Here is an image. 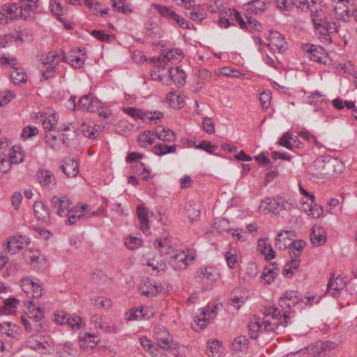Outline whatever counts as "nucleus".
<instances>
[{
    "label": "nucleus",
    "mask_w": 357,
    "mask_h": 357,
    "mask_svg": "<svg viewBox=\"0 0 357 357\" xmlns=\"http://www.w3.org/2000/svg\"><path fill=\"white\" fill-rule=\"evenodd\" d=\"M264 331L275 332L279 326L287 327L291 323V319H286L284 312L280 308L269 307L264 312Z\"/></svg>",
    "instance_id": "f03ea898"
},
{
    "label": "nucleus",
    "mask_w": 357,
    "mask_h": 357,
    "mask_svg": "<svg viewBox=\"0 0 357 357\" xmlns=\"http://www.w3.org/2000/svg\"><path fill=\"white\" fill-rule=\"evenodd\" d=\"M155 132V135L158 138L164 142H172L176 140L175 133L169 128L158 126L156 128Z\"/></svg>",
    "instance_id": "a878e982"
},
{
    "label": "nucleus",
    "mask_w": 357,
    "mask_h": 357,
    "mask_svg": "<svg viewBox=\"0 0 357 357\" xmlns=\"http://www.w3.org/2000/svg\"><path fill=\"white\" fill-rule=\"evenodd\" d=\"M155 133L153 132L146 130L144 133L141 134L138 137V142L142 147H146L148 145L153 143V136Z\"/></svg>",
    "instance_id": "a19ab883"
},
{
    "label": "nucleus",
    "mask_w": 357,
    "mask_h": 357,
    "mask_svg": "<svg viewBox=\"0 0 357 357\" xmlns=\"http://www.w3.org/2000/svg\"><path fill=\"white\" fill-rule=\"evenodd\" d=\"M146 310V307H142L141 308L136 309L135 310H132L129 314V317H128V319L131 321L144 318L145 317L144 311Z\"/></svg>",
    "instance_id": "69168bd1"
},
{
    "label": "nucleus",
    "mask_w": 357,
    "mask_h": 357,
    "mask_svg": "<svg viewBox=\"0 0 357 357\" xmlns=\"http://www.w3.org/2000/svg\"><path fill=\"white\" fill-rule=\"evenodd\" d=\"M302 50L307 54L310 61L321 64L330 63L331 59L328 56L326 50L320 46L305 44L302 45Z\"/></svg>",
    "instance_id": "0eeeda50"
},
{
    "label": "nucleus",
    "mask_w": 357,
    "mask_h": 357,
    "mask_svg": "<svg viewBox=\"0 0 357 357\" xmlns=\"http://www.w3.org/2000/svg\"><path fill=\"white\" fill-rule=\"evenodd\" d=\"M310 240L312 243L317 246L324 245L326 241V236L322 228L313 227L310 234Z\"/></svg>",
    "instance_id": "bb28decb"
},
{
    "label": "nucleus",
    "mask_w": 357,
    "mask_h": 357,
    "mask_svg": "<svg viewBox=\"0 0 357 357\" xmlns=\"http://www.w3.org/2000/svg\"><path fill=\"white\" fill-rule=\"evenodd\" d=\"M257 249L258 252L264 255L266 260H271L275 257V253L267 238L258 240Z\"/></svg>",
    "instance_id": "6ab92c4d"
},
{
    "label": "nucleus",
    "mask_w": 357,
    "mask_h": 357,
    "mask_svg": "<svg viewBox=\"0 0 357 357\" xmlns=\"http://www.w3.org/2000/svg\"><path fill=\"white\" fill-rule=\"evenodd\" d=\"M10 78L15 84H20L26 82V74L24 69L15 68L10 72Z\"/></svg>",
    "instance_id": "f704fd0d"
},
{
    "label": "nucleus",
    "mask_w": 357,
    "mask_h": 357,
    "mask_svg": "<svg viewBox=\"0 0 357 357\" xmlns=\"http://www.w3.org/2000/svg\"><path fill=\"white\" fill-rule=\"evenodd\" d=\"M213 313V310H210L209 307H204L201 314L202 317H197V319L194 320V322L192 324V328L196 332H199L205 328L209 323V320Z\"/></svg>",
    "instance_id": "2eb2a0df"
},
{
    "label": "nucleus",
    "mask_w": 357,
    "mask_h": 357,
    "mask_svg": "<svg viewBox=\"0 0 357 357\" xmlns=\"http://www.w3.org/2000/svg\"><path fill=\"white\" fill-rule=\"evenodd\" d=\"M123 112L130 115L135 119H141L143 121L146 120V114H144L142 110L136 109L135 107H126L123 109Z\"/></svg>",
    "instance_id": "3c124183"
},
{
    "label": "nucleus",
    "mask_w": 357,
    "mask_h": 357,
    "mask_svg": "<svg viewBox=\"0 0 357 357\" xmlns=\"http://www.w3.org/2000/svg\"><path fill=\"white\" fill-rule=\"evenodd\" d=\"M33 212L38 220L44 223H46L50 220V211L43 202H36L33 204Z\"/></svg>",
    "instance_id": "4be33fe9"
},
{
    "label": "nucleus",
    "mask_w": 357,
    "mask_h": 357,
    "mask_svg": "<svg viewBox=\"0 0 357 357\" xmlns=\"http://www.w3.org/2000/svg\"><path fill=\"white\" fill-rule=\"evenodd\" d=\"M90 34L96 39L102 42H109L114 40L115 36L113 34H107L102 30H93Z\"/></svg>",
    "instance_id": "37998d69"
},
{
    "label": "nucleus",
    "mask_w": 357,
    "mask_h": 357,
    "mask_svg": "<svg viewBox=\"0 0 357 357\" xmlns=\"http://www.w3.org/2000/svg\"><path fill=\"white\" fill-rule=\"evenodd\" d=\"M248 331L250 337L256 340L259 332L264 331L263 322H261L259 318L255 317L248 326Z\"/></svg>",
    "instance_id": "cd10ccee"
},
{
    "label": "nucleus",
    "mask_w": 357,
    "mask_h": 357,
    "mask_svg": "<svg viewBox=\"0 0 357 357\" xmlns=\"http://www.w3.org/2000/svg\"><path fill=\"white\" fill-rule=\"evenodd\" d=\"M101 107V102L92 93L81 97L79 100L77 109L89 112H94Z\"/></svg>",
    "instance_id": "f8f14e48"
},
{
    "label": "nucleus",
    "mask_w": 357,
    "mask_h": 357,
    "mask_svg": "<svg viewBox=\"0 0 357 357\" xmlns=\"http://www.w3.org/2000/svg\"><path fill=\"white\" fill-rule=\"evenodd\" d=\"M195 259V255L193 251H179L170 257L169 264L174 270L179 271L186 268Z\"/></svg>",
    "instance_id": "423d86ee"
},
{
    "label": "nucleus",
    "mask_w": 357,
    "mask_h": 357,
    "mask_svg": "<svg viewBox=\"0 0 357 357\" xmlns=\"http://www.w3.org/2000/svg\"><path fill=\"white\" fill-rule=\"evenodd\" d=\"M346 285V282L339 275L334 278V274L331 276L326 289V294L335 298L340 295L342 289Z\"/></svg>",
    "instance_id": "ddd939ff"
},
{
    "label": "nucleus",
    "mask_w": 357,
    "mask_h": 357,
    "mask_svg": "<svg viewBox=\"0 0 357 357\" xmlns=\"http://www.w3.org/2000/svg\"><path fill=\"white\" fill-rule=\"evenodd\" d=\"M168 73L174 83L184 85L185 82V75L179 67H176V68H169Z\"/></svg>",
    "instance_id": "c85d7f7f"
},
{
    "label": "nucleus",
    "mask_w": 357,
    "mask_h": 357,
    "mask_svg": "<svg viewBox=\"0 0 357 357\" xmlns=\"http://www.w3.org/2000/svg\"><path fill=\"white\" fill-rule=\"evenodd\" d=\"M137 214L140 222V228L145 234L149 231V225L148 220V211L146 208L141 205L137 207Z\"/></svg>",
    "instance_id": "393cba45"
},
{
    "label": "nucleus",
    "mask_w": 357,
    "mask_h": 357,
    "mask_svg": "<svg viewBox=\"0 0 357 357\" xmlns=\"http://www.w3.org/2000/svg\"><path fill=\"white\" fill-rule=\"evenodd\" d=\"M52 207L56 210V213L60 217H66L69 214V211H74L75 213L81 212L82 210H87L89 208L88 204H83L81 206H72V202L66 196H54L51 200Z\"/></svg>",
    "instance_id": "20e7f679"
},
{
    "label": "nucleus",
    "mask_w": 357,
    "mask_h": 357,
    "mask_svg": "<svg viewBox=\"0 0 357 357\" xmlns=\"http://www.w3.org/2000/svg\"><path fill=\"white\" fill-rule=\"evenodd\" d=\"M174 22V26H179L184 29H190L189 22L182 16L178 15L177 13L175 15V17L172 20Z\"/></svg>",
    "instance_id": "e2e57ef3"
},
{
    "label": "nucleus",
    "mask_w": 357,
    "mask_h": 357,
    "mask_svg": "<svg viewBox=\"0 0 357 357\" xmlns=\"http://www.w3.org/2000/svg\"><path fill=\"white\" fill-rule=\"evenodd\" d=\"M311 17L315 29L324 36V43H331L332 38L328 34L326 20H323V14L319 13L317 8H315V10H312Z\"/></svg>",
    "instance_id": "9b49d317"
},
{
    "label": "nucleus",
    "mask_w": 357,
    "mask_h": 357,
    "mask_svg": "<svg viewBox=\"0 0 357 357\" xmlns=\"http://www.w3.org/2000/svg\"><path fill=\"white\" fill-rule=\"evenodd\" d=\"M279 272V268L273 267L272 268H265V271L263 273L262 278L266 283H271L273 280L276 278Z\"/></svg>",
    "instance_id": "49530a36"
},
{
    "label": "nucleus",
    "mask_w": 357,
    "mask_h": 357,
    "mask_svg": "<svg viewBox=\"0 0 357 357\" xmlns=\"http://www.w3.org/2000/svg\"><path fill=\"white\" fill-rule=\"evenodd\" d=\"M142 240L137 237H130L126 238L125 244L126 247L130 250H135L140 246Z\"/></svg>",
    "instance_id": "338daca9"
},
{
    "label": "nucleus",
    "mask_w": 357,
    "mask_h": 357,
    "mask_svg": "<svg viewBox=\"0 0 357 357\" xmlns=\"http://www.w3.org/2000/svg\"><path fill=\"white\" fill-rule=\"evenodd\" d=\"M303 301L302 296L298 291L291 290L287 291L284 296L280 298L278 304L285 318L291 319L294 317L293 307Z\"/></svg>",
    "instance_id": "7ed1b4c3"
},
{
    "label": "nucleus",
    "mask_w": 357,
    "mask_h": 357,
    "mask_svg": "<svg viewBox=\"0 0 357 357\" xmlns=\"http://www.w3.org/2000/svg\"><path fill=\"white\" fill-rule=\"evenodd\" d=\"M248 344V339L245 336H239L234 340L232 348L235 351H243Z\"/></svg>",
    "instance_id": "09e8293b"
},
{
    "label": "nucleus",
    "mask_w": 357,
    "mask_h": 357,
    "mask_svg": "<svg viewBox=\"0 0 357 357\" xmlns=\"http://www.w3.org/2000/svg\"><path fill=\"white\" fill-rule=\"evenodd\" d=\"M61 169L67 177H75L79 173L77 162L72 158L68 157L63 160V165Z\"/></svg>",
    "instance_id": "a211bd4d"
},
{
    "label": "nucleus",
    "mask_w": 357,
    "mask_h": 357,
    "mask_svg": "<svg viewBox=\"0 0 357 357\" xmlns=\"http://www.w3.org/2000/svg\"><path fill=\"white\" fill-rule=\"evenodd\" d=\"M284 200L281 197H278L277 199L266 197L261 202L259 211L263 213L265 212L266 210H268V211L277 215L284 208Z\"/></svg>",
    "instance_id": "9d476101"
},
{
    "label": "nucleus",
    "mask_w": 357,
    "mask_h": 357,
    "mask_svg": "<svg viewBox=\"0 0 357 357\" xmlns=\"http://www.w3.org/2000/svg\"><path fill=\"white\" fill-rule=\"evenodd\" d=\"M202 126L205 132L208 134L215 132V126L210 117H204L202 121Z\"/></svg>",
    "instance_id": "774afa93"
},
{
    "label": "nucleus",
    "mask_w": 357,
    "mask_h": 357,
    "mask_svg": "<svg viewBox=\"0 0 357 357\" xmlns=\"http://www.w3.org/2000/svg\"><path fill=\"white\" fill-rule=\"evenodd\" d=\"M84 3L88 6V7L91 10H93L96 14L100 13L102 15L104 14H107L108 13L107 8L102 10L100 8V4L98 2L95 1L94 0H84Z\"/></svg>",
    "instance_id": "5fc2aeb1"
},
{
    "label": "nucleus",
    "mask_w": 357,
    "mask_h": 357,
    "mask_svg": "<svg viewBox=\"0 0 357 357\" xmlns=\"http://www.w3.org/2000/svg\"><path fill=\"white\" fill-rule=\"evenodd\" d=\"M344 168L343 164L337 159H317L309 167L308 171L310 174L318 178H326L340 174Z\"/></svg>",
    "instance_id": "f257e3e1"
},
{
    "label": "nucleus",
    "mask_w": 357,
    "mask_h": 357,
    "mask_svg": "<svg viewBox=\"0 0 357 357\" xmlns=\"http://www.w3.org/2000/svg\"><path fill=\"white\" fill-rule=\"evenodd\" d=\"M61 129L64 131V132L62 134V140L63 144H68L70 141L73 140L77 137V130L71 123L63 126Z\"/></svg>",
    "instance_id": "473e14b6"
},
{
    "label": "nucleus",
    "mask_w": 357,
    "mask_h": 357,
    "mask_svg": "<svg viewBox=\"0 0 357 357\" xmlns=\"http://www.w3.org/2000/svg\"><path fill=\"white\" fill-rule=\"evenodd\" d=\"M151 61L154 63L155 67L164 68V66H165L168 62L171 61L169 57L166 55L165 50H162L161 54L157 58H153Z\"/></svg>",
    "instance_id": "864d4df0"
},
{
    "label": "nucleus",
    "mask_w": 357,
    "mask_h": 357,
    "mask_svg": "<svg viewBox=\"0 0 357 357\" xmlns=\"http://www.w3.org/2000/svg\"><path fill=\"white\" fill-rule=\"evenodd\" d=\"M151 7L156 10L162 17L167 18L172 21L176 15V13L169 7L161 6L157 3H152Z\"/></svg>",
    "instance_id": "c9c22d12"
},
{
    "label": "nucleus",
    "mask_w": 357,
    "mask_h": 357,
    "mask_svg": "<svg viewBox=\"0 0 357 357\" xmlns=\"http://www.w3.org/2000/svg\"><path fill=\"white\" fill-rule=\"evenodd\" d=\"M268 46L273 50L282 51L285 49L286 43L282 34L278 31H271L268 36Z\"/></svg>",
    "instance_id": "aec40b11"
},
{
    "label": "nucleus",
    "mask_w": 357,
    "mask_h": 357,
    "mask_svg": "<svg viewBox=\"0 0 357 357\" xmlns=\"http://www.w3.org/2000/svg\"><path fill=\"white\" fill-rule=\"evenodd\" d=\"M338 344L332 341H318L306 347L309 357H332V351Z\"/></svg>",
    "instance_id": "39448f33"
},
{
    "label": "nucleus",
    "mask_w": 357,
    "mask_h": 357,
    "mask_svg": "<svg viewBox=\"0 0 357 357\" xmlns=\"http://www.w3.org/2000/svg\"><path fill=\"white\" fill-rule=\"evenodd\" d=\"M188 17L195 22H202L206 18V13L204 10H190L187 13Z\"/></svg>",
    "instance_id": "0e129e2a"
},
{
    "label": "nucleus",
    "mask_w": 357,
    "mask_h": 357,
    "mask_svg": "<svg viewBox=\"0 0 357 357\" xmlns=\"http://www.w3.org/2000/svg\"><path fill=\"white\" fill-rule=\"evenodd\" d=\"M8 160L10 162V165L19 164L23 162L24 155L19 150V148H17V150L15 149L14 147L13 148V152L10 153V159Z\"/></svg>",
    "instance_id": "bf43d9fd"
},
{
    "label": "nucleus",
    "mask_w": 357,
    "mask_h": 357,
    "mask_svg": "<svg viewBox=\"0 0 357 357\" xmlns=\"http://www.w3.org/2000/svg\"><path fill=\"white\" fill-rule=\"evenodd\" d=\"M92 304L98 308H109L112 306V301L105 297L96 296L91 299Z\"/></svg>",
    "instance_id": "c03bdc74"
},
{
    "label": "nucleus",
    "mask_w": 357,
    "mask_h": 357,
    "mask_svg": "<svg viewBox=\"0 0 357 357\" xmlns=\"http://www.w3.org/2000/svg\"><path fill=\"white\" fill-rule=\"evenodd\" d=\"M270 0H254L243 5L244 10L250 14H259L266 9Z\"/></svg>",
    "instance_id": "f3484780"
},
{
    "label": "nucleus",
    "mask_w": 357,
    "mask_h": 357,
    "mask_svg": "<svg viewBox=\"0 0 357 357\" xmlns=\"http://www.w3.org/2000/svg\"><path fill=\"white\" fill-rule=\"evenodd\" d=\"M139 291L142 295L151 297L156 296L160 291L157 285H153L150 282L140 286Z\"/></svg>",
    "instance_id": "e433bc0d"
},
{
    "label": "nucleus",
    "mask_w": 357,
    "mask_h": 357,
    "mask_svg": "<svg viewBox=\"0 0 357 357\" xmlns=\"http://www.w3.org/2000/svg\"><path fill=\"white\" fill-rule=\"evenodd\" d=\"M317 1L318 0H293V6H295L303 11L310 9L312 13V10H314L313 7L317 3Z\"/></svg>",
    "instance_id": "58836bf2"
},
{
    "label": "nucleus",
    "mask_w": 357,
    "mask_h": 357,
    "mask_svg": "<svg viewBox=\"0 0 357 357\" xmlns=\"http://www.w3.org/2000/svg\"><path fill=\"white\" fill-rule=\"evenodd\" d=\"M31 251H28L26 253H25V257L30 259V261H27V263H29L35 270H43L45 268L46 259H41L38 256L34 255H31Z\"/></svg>",
    "instance_id": "c756f323"
},
{
    "label": "nucleus",
    "mask_w": 357,
    "mask_h": 357,
    "mask_svg": "<svg viewBox=\"0 0 357 357\" xmlns=\"http://www.w3.org/2000/svg\"><path fill=\"white\" fill-rule=\"evenodd\" d=\"M38 133V129L34 126H27L22 130L21 136L24 139H32Z\"/></svg>",
    "instance_id": "8fccbe9b"
},
{
    "label": "nucleus",
    "mask_w": 357,
    "mask_h": 357,
    "mask_svg": "<svg viewBox=\"0 0 357 357\" xmlns=\"http://www.w3.org/2000/svg\"><path fill=\"white\" fill-rule=\"evenodd\" d=\"M158 330H160V332H157L155 333L158 344L162 349H170L173 340L172 337L171 336L168 331L162 330L160 328H159Z\"/></svg>",
    "instance_id": "b1692460"
},
{
    "label": "nucleus",
    "mask_w": 357,
    "mask_h": 357,
    "mask_svg": "<svg viewBox=\"0 0 357 357\" xmlns=\"http://www.w3.org/2000/svg\"><path fill=\"white\" fill-rule=\"evenodd\" d=\"M10 169V162L6 158L3 153L0 154V178Z\"/></svg>",
    "instance_id": "603ef678"
},
{
    "label": "nucleus",
    "mask_w": 357,
    "mask_h": 357,
    "mask_svg": "<svg viewBox=\"0 0 357 357\" xmlns=\"http://www.w3.org/2000/svg\"><path fill=\"white\" fill-rule=\"evenodd\" d=\"M82 132L84 136L88 138H94L96 135L98 134V130L92 126L83 123L82 126Z\"/></svg>",
    "instance_id": "13d9d810"
},
{
    "label": "nucleus",
    "mask_w": 357,
    "mask_h": 357,
    "mask_svg": "<svg viewBox=\"0 0 357 357\" xmlns=\"http://www.w3.org/2000/svg\"><path fill=\"white\" fill-rule=\"evenodd\" d=\"M57 122V119L55 114L45 116L43 119V127L45 130H51Z\"/></svg>",
    "instance_id": "052dcab7"
},
{
    "label": "nucleus",
    "mask_w": 357,
    "mask_h": 357,
    "mask_svg": "<svg viewBox=\"0 0 357 357\" xmlns=\"http://www.w3.org/2000/svg\"><path fill=\"white\" fill-rule=\"evenodd\" d=\"M19 327L11 322L0 324V332L8 337H15L18 334Z\"/></svg>",
    "instance_id": "7c9ffc66"
},
{
    "label": "nucleus",
    "mask_w": 357,
    "mask_h": 357,
    "mask_svg": "<svg viewBox=\"0 0 357 357\" xmlns=\"http://www.w3.org/2000/svg\"><path fill=\"white\" fill-rule=\"evenodd\" d=\"M67 324L74 330H79L83 325L82 319L79 316L68 317Z\"/></svg>",
    "instance_id": "6e6d98bb"
},
{
    "label": "nucleus",
    "mask_w": 357,
    "mask_h": 357,
    "mask_svg": "<svg viewBox=\"0 0 357 357\" xmlns=\"http://www.w3.org/2000/svg\"><path fill=\"white\" fill-rule=\"evenodd\" d=\"M1 15L5 17L6 24L8 20H15L20 18L19 6L17 3H5L1 6Z\"/></svg>",
    "instance_id": "dca6fc26"
},
{
    "label": "nucleus",
    "mask_w": 357,
    "mask_h": 357,
    "mask_svg": "<svg viewBox=\"0 0 357 357\" xmlns=\"http://www.w3.org/2000/svg\"><path fill=\"white\" fill-rule=\"evenodd\" d=\"M18 6L20 18L27 19L30 16V11L38 8V0H20Z\"/></svg>",
    "instance_id": "412c9836"
},
{
    "label": "nucleus",
    "mask_w": 357,
    "mask_h": 357,
    "mask_svg": "<svg viewBox=\"0 0 357 357\" xmlns=\"http://www.w3.org/2000/svg\"><path fill=\"white\" fill-rule=\"evenodd\" d=\"M298 135L301 139L306 140L307 142L310 144H312L314 146L319 149H320L322 146L321 144L319 142L317 137L314 135L310 133L309 131L305 129L301 130L298 132Z\"/></svg>",
    "instance_id": "79ce46f5"
},
{
    "label": "nucleus",
    "mask_w": 357,
    "mask_h": 357,
    "mask_svg": "<svg viewBox=\"0 0 357 357\" xmlns=\"http://www.w3.org/2000/svg\"><path fill=\"white\" fill-rule=\"evenodd\" d=\"M57 68L58 66H56V63H52L50 64L42 63V66H40L42 77L44 79H48L54 77Z\"/></svg>",
    "instance_id": "2f4dec72"
},
{
    "label": "nucleus",
    "mask_w": 357,
    "mask_h": 357,
    "mask_svg": "<svg viewBox=\"0 0 357 357\" xmlns=\"http://www.w3.org/2000/svg\"><path fill=\"white\" fill-rule=\"evenodd\" d=\"M176 146L174 145H167L165 142H162L158 144H156L153 149V153L158 155H163L167 153H174L176 151Z\"/></svg>",
    "instance_id": "72a5a7b5"
},
{
    "label": "nucleus",
    "mask_w": 357,
    "mask_h": 357,
    "mask_svg": "<svg viewBox=\"0 0 357 357\" xmlns=\"http://www.w3.org/2000/svg\"><path fill=\"white\" fill-rule=\"evenodd\" d=\"M300 266L299 257H295L292 259L289 263H287L284 267V274L286 276L293 274V270H296Z\"/></svg>",
    "instance_id": "de8ad7c7"
},
{
    "label": "nucleus",
    "mask_w": 357,
    "mask_h": 357,
    "mask_svg": "<svg viewBox=\"0 0 357 357\" xmlns=\"http://www.w3.org/2000/svg\"><path fill=\"white\" fill-rule=\"evenodd\" d=\"M21 236H12L8 241L7 250L11 255L15 254L17 251L22 248V242L20 241Z\"/></svg>",
    "instance_id": "4c0bfd02"
},
{
    "label": "nucleus",
    "mask_w": 357,
    "mask_h": 357,
    "mask_svg": "<svg viewBox=\"0 0 357 357\" xmlns=\"http://www.w3.org/2000/svg\"><path fill=\"white\" fill-rule=\"evenodd\" d=\"M20 282L22 289L26 294V296L29 297V294H31V291L35 282L28 278H23Z\"/></svg>",
    "instance_id": "680f3d73"
},
{
    "label": "nucleus",
    "mask_w": 357,
    "mask_h": 357,
    "mask_svg": "<svg viewBox=\"0 0 357 357\" xmlns=\"http://www.w3.org/2000/svg\"><path fill=\"white\" fill-rule=\"evenodd\" d=\"M305 243L303 240H297L291 242L289 245V253L293 254L295 257H299Z\"/></svg>",
    "instance_id": "ea45409f"
},
{
    "label": "nucleus",
    "mask_w": 357,
    "mask_h": 357,
    "mask_svg": "<svg viewBox=\"0 0 357 357\" xmlns=\"http://www.w3.org/2000/svg\"><path fill=\"white\" fill-rule=\"evenodd\" d=\"M197 273L198 282L205 284L207 288L212 287L220 278V273L213 266L201 268Z\"/></svg>",
    "instance_id": "1a4fd4ad"
},
{
    "label": "nucleus",
    "mask_w": 357,
    "mask_h": 357,
    "mask_svg": "<svg viewBox=\"0 0 357 357\" xmlns=\"http://www.w3.org/2000/svg\"><path fill=\"white\" fill-rule=\"evenodd\" d=\"M112 7L122 13H130L132 10L128 5L125 4V0H112Z\"/></svg>",
    "instance_id": "a18cd8bd"
},
{
    "label": "nucleus",
    "mask_w": 357,
    "mask_h": 357,
    "mask_svg": "<svg viewBox=\"0 0 357 357\" xmlns=\"http://www.w3.org/2000/svg\"><path fill=\"white\" fill-rule=\"evenodd\" d=\"M293 138L289 132H286L279 139L278 144L288 149H293Z\"/></svg>",
    "instance_id": "4d7b16f0"
},
{
    "label": "nucleus",
    "mask_w": 357,
    "mask_h": 357,
    "mask_svg": "<svg viewBox=\"0 0 357 357\" xmlns=\"http://www.w3.org/2000/svg\"><path fill=\"white\" fill-rule=\"evenodd\" d=\"M38 182L44 187H53L56 185L54 175L47 169H40L37 173Z\"/></svg>",
    "instance_id": "5701e85b"
},
{
    "label": "nucleus",
    "mask_w": 357,
    "mask_h": 357,
    "mask_svg": "<svg viewBox=\"0 0 357 357\" xmlns=\"http://www.w3.org/2000/svg\"><path fill=\"white\" fill-rule=\"evenodd\" d=\"M335 17L344 22L351 20L349 6L355 5V0H332Z\"/></svg>",
    "instance_id": "6e6552de"
},
{
    "label": "nucleus",
    "mask_w": 357,
    "mask_h": 357,
    "mask_svg": "<svg viewBox=\"0 0 357 357\" xmlns=\"http://www.w3.org/2000/svg\"><path fill=\"white\" fill-rule=\"evenodd\" d=\"M26 314L27 317L35 323L41 321L45 317L44 309L40 307H36L35 305H33L32 303H30L28 306V312H26ZM42 328L43 326L41 324H35V331H40Z\"/></svg>",
    "instance_id": "4468645a"
}]
</instances>
